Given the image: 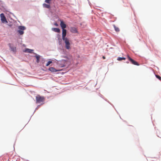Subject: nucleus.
I'll use <instances>...</instances> for the list:
<instances>
[{
  "mask_svg": "<svg viewBox=\"0 0 161 161\" xmlns=\"http://www.w3.org/2000/svg\"><path fill=\"white\" fill-rule=\"evenodd\" d=\"M54 25L55 26H58V24L57 23H55L54 24Z\"/></svg>",
  "mask_w": 161,
  "mask_h": 161,
  "instance_id": "nucleus-19",
  "label": "nucleus"
},
{
  "mask_svg": "<svg viewBox=\"0 0 161 161\" xmlns=\"http://www.w3.org/2000/svg\"><path fill=\"white\" fill-rule=\"evenodd\" d=\"M35 57L36 58V59H37L36 60V62L37 63H39V62H40V60H39V59H40V56L39 55H37V54H36V55L35 56Z\"/></svg>",
  "mask_w": 161,
  "mask_h": 161,
  "instance_id": "nucleus-14",
  "label": "nucleus"
},
{
  "mask_svg": "<svg viewBox=\"0 0 161 161\" xmlns=\"http://www.w3.org/2000/svg\"><path fill=\"white\" fill-rule=\"evenodd\" d=\"M43 7L49 9L50 8V5L47 4L46 3H43Z\"/></svg>",
  "mask_w": 161,
  "mask_h": 161,
  "instance_id": "nucleus-12",
  "label": "nucleus"
},
{
  "mask_svg": "<svg viewBox=\"0 0 161 161\" xmlns=\"http://www.w3.org/2000/svg\"><path fill=\"white\" fill-rule=\"evenodd\" d=\"M51 1V0H45V2L48 4H50Z\"/></svg>",
  "mask_w": 161,
  "mask_h": 161,
  "instance_id": "nucleus-16",
  "label": "nucleus"
},
{
  "mask_svg": "<svg viewBox=\"0 0 161 161\" xmlns=\"http://www.w3.org/2000/svg\"><path fill=\"white\" fill-rule=\"evenodd\" d=\"M52 63V61H49L47 64L46 66H47L49 65V64Z\"/></svg>",
  "mask_w": 161,
  "mask_h": 161,
  "instance_id": "nucleus-17",
  "label": "nucleus"
},
{
  "mask_svg": "<svg viewBox=\"0 0 161 161\" xmlns=\"http://www.w3.org/2000/svg\"><path fill=\"white\" fill-rule=\"evenodd\" d=\"M114 28L116 31H119L118 28L116 27L115 26H114Z\"/></svg>",
  "mask_w": 161,
  "mask_h": 161,
  "instance_id": "nucleus-18",
  "label": "nucleus"
},
{
  "mask_svg": "<svg viewBox=\"0 0 161 161\" xmlns=\"http://www.w3.org/2000/svg\"><path fill=\"white\" fill-rule=\"evenodd\" d=\"M70 31L73 33H78V31L77 29L74 27H71L70 28Z\"/></svg>",
  "mask_w": 161,
  "mask_h": 161,
  "instance_id": "nucleus-8",
  "label": "nucleus"
},
{
  "mask_svg": "<svg viewBox=\"0 0 161 161\" xmlns=\"http://www.w3.org/2000/svg\"><path fill=\"white\" fill-rule=\"evenodd\" d=\"M9 45L11 50L14 52H15L16 51V47L12 46V44H11L9 43Z\"/></svg>",
  "mask_w": 161,
  "mask_h": 161,
  "instance_id": "nucleus-11",
  "label": "nucleus"
},
{
  "mask_svg": "<svg viewBox=\"0 0 161 161\" xmlns=\"http://www.w3.org/2000/svg\"><path fill=\"white\" fill-rule=\"evenodd\" d=\"M127 58H128V59L130 61V63H131L132 64L134 65H139V64H138V63L136 61L134 60H133L129 56H128L127 57Z\"/></svg>",
  "mask_w": 161,
  "mask_h": 161,
  "instance_id": "nucleus-5",
  "label": "nucleus"
},
{
  "mask_svg": "<svg viewBox=\"0 0 161 161\" xmlns=\"http://www.w3.org/2000/svg\"><path fill=\"white\" fill-rule=\"evenodd\" d=\"M18 28L19 30L17 31V32L20 35H22L24 34L23 31L26 29V28L25 26H19Z\"/></svg>",
  "mask_w": 161,
  "mask_h": 161,
  "instance_id": "nucleus-2",
  "label": "nucleus"
},
{
  "mask_svg": "<svg viewBox=\"0 0 161 161\" xmlns=\"http://www.w3.org/2000/svg\"><path fill=\"white\" fill-rule=\"evenodd\" d=\"M49 70L51 72H55L58 71V70L56 69L55 68L51 67L49 69Z\"/></svg>",
  "mask_w": 161,
  "mask_h": 161,
  "instance_id": "nucleus-9",
  "label": "nucleus"
},
{
  "mask_svg": "<svg viewBox=\"0 0 161 161\" xmlns=\"http://www.w3.org/2000/svg\"><path fill=\"white\" fill-rule=\"evenodd\" d=\"M155 76L159 80H161V77L160 76L156 75H155Z\"/></svg>",
  "mask_w": 161,
  "mask_h": 161,
  "instance_id": "nucleus-15",
  "label": "nucleus"
},
{
  "mask_svg": "<svg viewBox=\"0 0 161 161\" xmlns=\"http://www.w3.org/2000/svg\"><path fill=\"white\" fill-rule=\"evenodd\" d=\"M60 25L62 30L65 29L66 27V25L63 21L61 20H60Z\"/></svg>",
  "mask_w": 161,
  "mask_h": 161,
  "instance_id": "nucleus-7",
  "label": "nucleus"
},
{
  "mask_svg": "<svg viewBox=\"0 0 161 161\" xmlns=\"http://www.w3.org/2000/svg\"><path fill=\"white\" fill-rule=\"evenodd\" d=\"M52 30L56 32L59 33L60 32V30L58 28H52Z\"/></svg>",
  "mask_w": 161,
  "mask_h": 161,
  "instance_id": "nucleus-10",
  "label": "nucleus"
},
{
  "mask_svg": "<svg viewBox=\"0 0 161 161\" xmlns=\"http://www.w3.org/2000/svg\"><path fill=\"white\" fill-rule=\"evenodd\" d=\"M63 57L64 58H67V57L66 56H64Z\"/></svg>",
  "mask_w": 161,
  "mask_h": 161,
  "instance_id": "nucleus-23",
  "label": "nucleus"
},
{
  "mask_svg": "<svg viewBox=\"0 0 161 161\" xmlns=\"http://www.w3.org/2000/svg\"><path fill=\"white\" fill-rule=\"evenodd\" d=\"M45 98L43 96L38 95L36 97V103L43 104L45 101Z\"/></svg>",
  "mask_w": 161,
  "mask_h": 161,
  "instance_id": "nucleus-1",
  "label": "nucleus"
},
{
  "mask_svg": "<svg viewBox=\"0 0 161 161\" xmlns=\"http://www.w3.org/2000/svg\"><path fill=\"white\" fill-rule=\"evenodd\" d=\"M62 38L63 40H65L66 39H68V38L65 37L67 33V31L66 30H62Z\"/></svg>",
  "mask_w": 161,
  "mask_h": 161,
  "instance_id": "nucleus-6",
  "label": "nucleus"
},
{
  "mask_svg": "<svg viewBox=\"0 0 161 161\" xmlns=\"http://www.w3.org/2000/svg\"><path fill=\"white\" fill-rule=\"evenodd\" d=\"M0 17L1 18V20L3 23H8V21L3 13H2L0 14Z\"/></svg>",
  "mask_w": 161,
  "mask_h": 161,
  "instance_id": "nucleus-4",
  "label": "nucleus"
},
{
  "mask_svg": "<svg viewBox=\"0 0 161 161\" xmlns=\"http://www.w3.org/2000/svg\"><path fill=\"white\" fill-rule=\"evenodd\" d=\"M65 43V47L66 49H70V44L69 42V40L68 39H66L65 40H63Z\"/></svg>",
  "mask_w": 161,
  "mask_h": 161,
  "instance_id": "nucleus-3",
  "label": "nucleus"
},
{
  "mask_svg": "<svg viewBox=\"0 0 161 161\" xmlns=\"http://www.w3.org/2000/svg\"><path fill=\"white\" fill-rule=\"evenodd\" d=\"M125 58L124 57H121V60H125Z\"/></svg>",
  "mask_w": 161,
  "mask_h": 161,
  "instance_id": "nucleus-21",
  "label": "nucleus"
},
{
  "mask_svg": "<svg viewBox=\"0 0 161 161\" xmlns=\"http://www.w3.org/2000/svg\"><path fill=\"white\" fill-rule=\"evenodd\" d=\"M117 60L119 61H120L121 60V57H119L117 58Z\"/></svg>",
  "mask_w": 161,
  "mask_h": 161,
  "instance_id": "nucleus-20",
  "label": "nucleus"
},
{
  "mask_svg": "<svg viewBox=\"0 0 161 161\" xmlns=\"http://www.w3.org/2000/svg\"><path fill=\"white\" fill-rule=\"evenodd\" d=\"M103 59H105V57L104 56L103 57Z\"/></svg>",
  "mask_w": 161,
  "mask_h": 161,
  "instance_id": "nucleus-22",
  "label": "nucleus"
},
{
  "mask_svg": "<svg viewBox=\"0 0 161 161\" xmlns=\"http://www.w3.org/2000/svg\"><path fill=\"white\" fill-rule=\"evenodd\" d=\"M33 51V50L28 49V48H26L25 49V50L24 52H27L29 53H31L32 51Z\"/></svg>",
  "mask_w": 161,
  "mask_h": 161,
  "instance_id": "nucleus-13",
  "label": "nucleus"
}]
</instances>
